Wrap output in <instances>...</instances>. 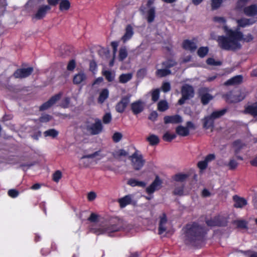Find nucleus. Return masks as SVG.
<instances>
[{
  "mask_svg": "<svg viewBox=\"0 0 257 257\" xmlns=\"http://www.w3.org/2000/svg\"><path fill=\"white\" fill-rule=\"evenodd\" d=\"M126 223L123 220L119 219L115 224H105L98 228L92 227L91 231L96 235L106 234L111 236L113 232L126 230Z\"/></svg>",
  "mask_w": 257,
  "mask_h": 257,
  "instance_id": "7ed1b4c3",
  "label": "nucleus"
},
{
  "mask_svg": "<svg viewBox=\"0 0 257 257\" xmlns=\"http://www.w3.org/2000/svg\"><path fill=\"white\" fill-rule=\"evenodd\" d=\"M131 95H127L121 97L120 100L115 105V110L119 113H123L130 101Z\"/></svg>",
  "mask_w": 257,
  "mask_h": 257,
  "instance_id": "6e6552de",
  "label": "nucleus"
},
{
  "mask_svg": "<svg viewBox=\"0 0 257 257\" xmlns=\"http://www.w3.org/2000/svg\"><path fill=\"white\" fill-rule=\"evenodd\" d=\"M223 0H211V9L212 10H216L219 9L222 3Z\"/></svg>",
  "mask_w": 257,
  "mask_h": 257,
  "instance_id": "a18cd8bd",
  "label": "nucleus"
},
{
  "mask_svg": "<svg viewBox=\"0 0 257 257\" xmlns=\"http://www.w3.org/2000/svg\"><path fill=\"white\" fill-rule=\"evenodd\" d=\"M143 165V162H132V166L136 170H140Z\"/></svg>",
  "mask_w": 257,
  "mask_h": 257,
  "instance_id": "052dcab7",
  "label": "nucleus"
},
{
  "mask_svg": "<svg viewBox=\"0 0 257 257\" xmlns=\"http://www.w3.org/2000/svg\"><path fill=\"white\" fill-rule=\"evenodd\" d=\"M206 63L208 65L212 66H219L221 65V62L219 61H215L213 58H209L206 60Z\"/></svg>",
  "mask_w": 257,
  "mask_h": 257,
  "instance_id": "3c124183",
  "label": "nucleus"
},
{
  "mask_svg": "<svg viewBox=\"0 0 257 257\" xmlns=\"http://www.w3.org/2000/svg\"><path fill=\"white\" fill-rule=\"evenodd\" d=\"M222 98L228 103H234L243 100L245 95L239 91L234 93L233 91H230L223 94Z\"/></svg>",
  "mask_w": 257,
  "mask_h": 257,
  "instance_id": "39448f33",
  "label": "nucleus"
},
{
  "mask_svg": "<svg viewBox=\"0 0 257 257\" xmlns=\"http://www.w3.org/2000/svg\"><path fill=\"white\" fill-rule=\"evenodd\" d=\"M169 108L168 104L166 100H161L158 104V109L160 111H165Z\"/></svg>",
  "mask_w": 257,
  "mask_h": 257,
  "instance_id": "79ce46f5",
  "label": "nucleus"
},
{
  "mask_svg": "<svg viewBox=\"0 0 257 257\" xmlns=\"http://www.w3.org/2000/svg\"><path fill=\"white\" fill-rule=\"evenodd\" d=\"M133 195L128 194L125 196L119 198L118 200L119 206L121 208H124L127 205L131 204L133 203Z\"/></svg>",
  "mask_w": 257,
  "mask_h": 257,
  "instance_id": "dca6fc26",
  "label": "nucleus"
},
{
  "mask_svg": "<svg viewBox=\"0 0 257 257\" xmlns=\"http://www.w3.org/2000/svg\"><path fill=\"white\" fill-rule=\"evenodd\" d=\"M133 77L132 73H124L121 74L118 78L119 82L121 83H126L130 81Z\"/></svg>",
  "mask_w": 257,
  "mask_h": 257,
  "instance_id": "7c9ffc66",
  "label": "nucleus"
},
{
  "mask_svg": "<svg viewBox=\"0 0 257 257\" xmlns=\"http://www.w3.org/2000/svg\"><path fill=\"white\" fill-rule=\"evenodd\" d=\"M87 76L83 71H80L75 74L73 78V82L74 84H80L86 81Z\"/></svg>",
  "mask_w": 257,
  "mask_h": 257,
  "instance_id": "aec40b11",
  "label": "nucleus"
},
{
  "mask_svg": "<svg viewBox=\"0 0 257 257\" xmlns=\"http://www.w3.org/2000/svg\"><path fill=\"white\" fill-rule=\"evenodd\" d=\"M203 127L205 129L212 128L214 126V121L210 115L205 116L203 119Z\"/></svg>",
  "mask_w": 257,
  "mask_h": 257,
  "instance_id": "b1692460",
  "label": "nucleus"
},
{
  "mask_svg": "<svg viewBox=\"0 0 257 257\" xmlns=\"http://www.w3.org/2000/svg\"><path fill=\"white\" fill-rule=\"evenodd\" d=\"M227 163L225 164L229 169H234L238 165L237 162H226Z\"/></svg>",
  "mask_w": 257,
  "mask_h": 257,
  "instance_id": "0e129e2a",
  "label": "nucleus"
},
{
  "mask_svg": "<svg viewBox=\"0 0 257 257\" xmlns=\"http://www.w3.org/2000/svg\"><path fill=\"white\" fill-rule=\"evenodd\" d=\"M177 64V63L175 60L170 59L163 62L162 65L165 67V68L169 69L170 68L176 66Z\"/></svg>",
  "mask_w": 257,
  "mask_h": 257,
  "instance_id": "e433bc0d",
  "label": "nucleus"
},
{
  "mask_svg": "<svg viewBox=\"0 0 257 257\" xmlns=\"http://www.w3.org/2000/svg\"><path fill=\"white\" fill-rule=\"evenodd\" d=\"M176 133L179 136L186 137L189 134V130L182 125H179L176 128Z\"/></svg>",
  "mask_w": 257,
  "mask_h": 257,
  "instance_id": "cd10ccee",
  "label": "nucleus"
},
{
  "mask_svg": "<svg viewBox=\"0 0 257 257\" xmlns=\"http://www.w3.org/2000/svg\"><path fill=\"white\" fill-rule=\"evenodd\" d=\"M127 184L132 187L140 186L144 187L146 185V183L143 181H139L133 179L129 180Z\"/></svg>",
  "mask_w": 257,
  "mask_h": 257,
  "instance_id": "ea45409f",
  "label": "nucleus"
},
{
  "mask_svg": "<svg viewBox=\"0 0 257 257\" xmlns=\"http://www.w3.org/2000/svg\"><path fill=\"white\" fill-rule=\"evenodd\" d=\"M174 194L177 195L182 196L184 194V186L176 187L174 191Z\"/></svg>",
  "mask_w": 257,
  "mask_h": 257,
  "instance_id": "13d9d810",
  "label": "nucleus"
},
{
  "mask_svg": "<svg viewBox=\"0 0 257 257\" xmlns=\"http://www.w3.org/2000/svg\"><path fill=\"white\" fill-rule=\"evenodd\" d=\"M147 140L149 142V144L151 146H155L159 144V137L155 135H151L149 136Z\"/></svg>",
  "mask_w": 257,
  "mask_h": 257,
  "instance_id": "c9c22d12",
  "label": "nucleus"
},
{
  "mask_svg": "<svg viewBox=\"0 0 257 257\" xmlns=\"http://www.w3.org/2000/svg\"><path fill=\"white\" fill-rule=\"evenodd\" d=\"M127 56V52L125 47L121 48L119 51V59L120 61L124 60Z\"/></svg>",
  "mask_w": 257,
  "mask_h": 257,
  "instance_id": "de8ad7c7",
  "label": "nucleus"
},
{
  "mask_svg": "<svg viewBox=\"0 0 257 257\" xmlns=\"http://www.w3.org/2000/svg\"><path fill=\"white\" fill-rule=\"evenodd\" d=\"M62 96V93L61 92L52 96L47 101L44 102L40 106L39 110L40 111H44L48 109L59 101Z\"/></svg>",
  "mask_w": 257,
  "mask_h": 257,
  "instance_id": "423d86ee",
  "label": "nucleus"
},
{
  "mask_svg": "<svg viewBox=\"0 0 257 257\" xmlns=\"http://www.w3.org/2000/svg\"><path fill=\"white\" fill-rule=\"evenodd\" d=\"M167 219L166 215L165 213H163L162 215L160 217L159 226V234H163L166 230V224L167 223Z\"/></svg>",
  "mask_w": 257,
  "mask_h": 257,
  "instance_id": "5701e85b",
  "label": "nucleus"
},
{
  "mask_svg": "<svg viewBox=\"0 0 257 257\" xmlns=\"http://www.w3.org/2000/svg\"><path fill=\"white\" fill-rule=\"evenodd\" d=\"M238 29L239 31V28H244L246 26H250L255 23V21L251 19L241 18L236 21Z\"/></svg>",
  "mask_w": 257,
  "mask_h": 257,
  "instance_id": "6ab92c4d",
  "label": "nucleus"
},
{
  "mask_svg": "<svg viewBox=\"0 0 257 257\" xmlns=\"http://www.w3.org/2000/svg\"><path fill=\"white\" fill-rule=\"evenodd\" d=\"M17 165L15 167L16 168H20L23 171H27L30 167L34 166V163H25L24 162H16V163L14 164Z\"/></svg>",
  "mask_w": 257,
  "mask_h": 257,
  "instance_id": "c756f323",
  "label": "nucleus"
},
{
  "mask_svg": "<svg viewBox=\"0 0 257 257\" xmlns=\"http://www.w3.org/2000/svg\"><path fill=\"white\" fill-rule=\"evenodd\" d=\"M171 74V71L168 69H160L156 71V74L158 77H163Z\"/></svg>",
  "mask_w": 257,
  "mask_h": 257,
  "instance_id": "4c0bfd02",
  "label": "nucleus"
},
{
  "mask_svg": "<svg viewBox=\"0 0 257 257\" xmlns=\"http://www.w3.org/2000/svg\"><path fill=\"white\" fill-rule=\"evenodd\" d=\"M70 103V98L69 97H65L61 103L60 104V106L63 108H68L69 106V104Z\"/></svg>",
  "mask_w": 257,
  "mask_h": 257,
  "instance_id": "09e8293b",
  "label": "nucleus"
},
{
  "mask_svg": "<svg viewBox=\"0 0 257 257\" xmlns=\"http://www.w3.org/2000/svg\"><path fill=\"white\" fill-rule=\"evenodd\" d=\"M160 96V90L159 89H155L152 93V100L154 102L157 101Z\"/></svg>",
  "mask_w": 257,
  "mask_h": 257,
  "instance_id": "864d4df0",
  "label": "nucleus"
},
{
  "mask_svg": "<svg viewBox=\"0 0 257 257\" xmlns=\"http://www.w3.org/2000/svg\"><path fill=\"white\" fill-rule=\"evenodd\" d=\"M113 156L115 158H118L122 156L126 157L128 156V152L124 149H119L113 153Z\"/></svg>",
  "mask_w": 257,
  "mask_h": 257,
  "instance_id": "a19ab883",
  "label": "nucleus"
},
{
  "mask_svg": "<svg viewBox=\"0 0 257 257\" xmlns=\"http://www.w3.org/2000/svg\"><path fill=\"white\" fill-rule=\"evenodd\" d=\"M102 74L108 82H112L114 79L115 74L109 70L103 71Z\"/></svg>",
  "mask_w": 257,
  "mask_h": 257,
  "instance_id": "58836bf2",
  "label": "nucleus"
},
{
  "mask_svg": "<svg viewBox=\"0 0 257 257\" xmlns=\"http://www.w3.org/2000/svg\"><path fill=\"white\" fill-rule=\"evenodd\" d=\"M162 89L164 92L169 91L171 89V85L170 83L168 82H164L162 86Z\"/></svg>",
  "mask_w": 257,
  "mask_h": 257,
  "instance_id": "e2e57ef3",
  "label": "nucleus"
},
{
  "mask_svg": "<svg viewBox=\"0 0 257 257\" xmlns=\"http://www.w3.org/2000/svg\"><path fill=\"white\" fill-rule=\"evenodd\" d=\"M34 69L32 67L26 68L17 69L13 73V76L15 78H24L29 77L33 73Z\"/></svg>",
  "mask_w": 257,
  "mask_h": 257,
  "instance_id": "0eeeda50",
  "label": "nucleus"
},
{
  "mask_svg": "<svg viewBox=\"0 0 257 257\" xmlns=\"http://www.w3.org/2000/svg\"><path fill=\"white\" fill-rule=\"evenodd\" d=\"M234 224L237 226V227L240 228H246V222L244 220H235L234 222Z\"/></svg>",
  "mask_w": 257,
  "mask_h": 257,
  "instance_id": "6e6d98bb",
  "label": "nucleus"
},
{
  "mask_svg": "<svg viewBox=\"0 0 257 257\" xmlns=\"http://www.w3.org/2000/svg\"><path fill=\"white\" fill-rule=\"evenodd\" d=\"M206 223L209 226H224L227 225V220L223 217L215 216L210 220H207Z\"/></svg>",
  "mask_w": 257,
  "mask_h": 257,
  "instance_id": "1a4fd4ad",
  "label": "nucleus"
},
{
  "mask_svg": "<svg viewBox=\"0 0 257 257\" xmlns=\"http://www.w3.org/2000/svg\"><path fill=\"white\" fill-rule=\"evenodd\" d=\"M112 120V116L110 112L106 113L102 117V121L104 124L109 123Z\"/></svg>",
  "mask_w": 257,
  "mask_h": 257,
  "instance_id": "603ef678",
  "label": "nucleus"
},
{
  "mask_svg": "<svg viewBox=\"0 0 257 257\" xmlns=\"http://www.w3.org/2000/svg\"><path fill=\"white\" fill-rule=\"evenodd\" d=\"M134 149L135 150V152L132 155L129 156L128 159L131 161H133L134 159H135L136 161H144L143 160V155L140 152L135 148H134Z\"/></svg>",
  "mask_w": 257,
  "mask_h": 257,
  "instance_id": "72a5a7b5",
  "label": "nucleus"
},
{
  "mask_svg": "<svg viewBox=\"0 0 257 257\" xmlns=\"http://www.w3.org/2000/svg\"><path fill=\"white\" fill-rule=\"evenodd\" d=\"M8 193V195L12 198H16L19 195V192L17 190H15V189H11V190H9Z\"/></svg>",
  "mask_w": 257,
  "mask_h": 257,
  "instance_id": "338daca9",
  "label": "nucleus"
},
{
  "mask_svg": "<svg viewBox=\"0 0 257 257\" xmlns=\"http://www.w3.org/2000/svg\"><path fill=\"white\" fill-rule=\"evenodd\" d=\"M97 69V64L94 61H91L89 63V70L93 72L95 71Z\"/></svg>",
  "mask_w": 257,
  "mask_h": 257,
  "instance_id": "774afa93",
  "label": "nucleus"
},
{
  "mask_svg": "<svg viewBox=\"0 0 257 257\" xmlns=\"http://www.w3.org/2000/svg\"><path fill=\"white\" fill-rule=\"evenodd\" d=\"M59 132L54 128H50L44 132V135L45 137H50L52 138H56Z\"/></svg>",
  "mask_w": 257,
  "mask_h": 257,
  "instance_id": "f704fd0d",
  "label": "nucleus"
},
{
  "mask_svg": "<svg viewBox=\"0 0 257 257\" xmlns=\"http://www.w3.org/2000/svg\"><path fill=\"white\" fill-rule=\"evenodd\" d=\"M122 135L120 133L115 132L113 134L112 139L114 143L119 142L122 139Z\"/></svg>",
  "mask_w": 257,
  "mask_h": 257,
  "instance_id": "5fc2aeb1",
  "label": "nucleus"
},
{
  "mask_svg": "<svg viewBox=\"0 0 257 257\" xmlns=\"http://www.w3.org/2000/svg\"><path fill=\"white\" fill-rule=\"evenodd\" d=\"M182 48L186 50H189L192 52L197 49V46L194 42L186 39L184 40L182 43Z\"/></svg>",
  "mask_w": 257,
  "mask_h": 257,
  "instance_id": "4be33fe9",
  "label": "nucleus"
},
{
  "mask_svg": "<svg viewBox=\"0 0 257 257\" xmlns=\"http://www.w3.org/2000/svg\"><path fill=\"white\" fill-rule=\"evenodd\" d=\"M243 12L246 16L249 17H254L257 15V5L252 4L245 7L243 9Z\"/></svg>",
  "mask_w": 257,
  "mask_h": 257,
  "instance_id": "f3484780",
  "label": "nucleus"
},
{
  "mask_svg": "<svg viewBox=\"0 0 257 257\" xmlns=\"http://www.w3.org/2000/svg\"><path fill=\"white\" fill-rule=\"evenodd\" d=\"M226 111L227 109L226 108H223L219 110L214 111L211 113L210 116L214 120V119L220 118L223 116L226 112Z\"/></svg>",
  "mask_w": 257,
  "mask_h": 257,
  "instance_id": "473e14b6",
  "label": "nucleus"
},
{
  "mask_svg": "<svg viewBox=\"0 0 257 257\" xmlns=\"http://www.w3.org/2000/svg\"><path fill=\"white\" fill-rule=\"evenodd\" d=\"M51 9V8L49 5H42L38 8L34 18L37 20L43 19Z\"/></svg>",
  "mask_w": 257,
  "mask_h": 257,
  "instance_id": "9d476101",
  "label": "nucleus"
},
{
  "mask_svg": "<svg viewBox=\"0 0 257 257\" xmlns=\"http://www.w3.org/2000/svg\"><path fill=\"white\" fill-rule=\"evenodd\" d=\"M134 33L133 27L131 25H127L125 29V33L121 38V40L125 43L131 39Z\"/></svg>",
  "mask_w": 257,
  "mask_h": 257,
  "instance_id": "412c9836",
  "label": "nucleus"
},
{
  "mask_svg": "<svg viewBox=\"0 0 257 257\" xmlns=\"http://www.w3.org/2000/svg\"><path fill=\"white\" fill-rule=\"evenodd\" d=\"M182 121L183 119L182 117L178 114L166 115L164 117V121L165 124H177L182 122Z\"/></svg>",
  "mask_w": 257,
  "mask_h": 257,
  "instance_id": "4468645a",
  "label": "nucleus"
},
{
  "mask_svg": "<svg viewBox=\"0 0 257 257\" xmlns=\"http://www.w3.org/2000/svg\"><path fill=\"white\" fill-rule=\"evenodd\" d=\"M246 3L244 2L243 0H238L236 4V9L238 10H241L244 7Z\"/></svg>",
  "mask_w": 257,
  "mask_h": 257,
  "instance_id": "69168bd1",
  "label": "nucleus"
},
{
  "mask_svg": "<svg viewBox=\"0 0 257 257\" xmlns=\"http://www.w3.org/2000/svg\"><path fill=\"white\" fill-rule=\"evenodd\" d=\"M185 243L194 245L201 240L205 233L204 228L196 223L187 224L185 228Z\"/></svg>",
  "mask_w": 257,
  "mask_h": 257,
  "instance_id": "f03ea898",
  "label": "nucleus"
},
{
  "mask_svg": "<svg viewBox=\"0 0 257 257\" xmlns=\"http://www.w3.org/2000/svg\"><path fill=\"white\" fill-rule=\"evenodd\" d=\"M71 6V4L68 0H61L59 3V10L60 11H68Z\"/></svg>",
  "mask_w": 257,
  "mask_h": 257,
  "instance_id": "2f4dec72",
  "label": "nucleus"
},
{
  "mask_svg": "<svg viewBox=\"0 0 257 257\" xmlns=\"http://www.w3.org/2000/svg\"><path fill=\"white\" fill-rule=\"evenodd\" d=\"M52 118V116L48 114H44L39 117V121L41 122H47L51 120Z\"/></svg>",
  "mask_w": 257,
  "mask_h": 257,
  "instance_id": "8fccbe9b",
  "label": "nucleus"
},
{
  "mask_svg": "<svg viewBox=\"0 0 257 257\" xmlns=\"http://www.w3.org/2000/svg\"><path fill=\"white\" fill-rule=\"evenodd\" d=\"M61 177L62 173L59 170L56 171L53 175V180L55 182H58Z\"/></svg>",
  "mask_w": 257,
  "mask_h": 257,
  "instance_id": "4d7b16f0",
  "label": "nucleus"
},
{
  "mask_svg": "<svg viewBox=\"0 0 257 257\" xmlns=\"http://www.w3.org/2000/svg\"><path fill=\"white\" fill-rule=\"evenodd\" d=\"M207 89L203 88L199 90V96H200L201 102L203 105L207 104L209 102L213 99V96L207 92Z\"/></svg>",
  "mask_w": 257,
  "mask_h": 257,
  "instance_id": "ddd939ff",
  "label": "nucleus"
},
{
  "mask_svg": "<svg viewBox=\"0 0 257 257\" xmlns=\"http://www.w3.org/2000/svg\"><path fill=\"white\" fill-rule=\"evenodd\" d=\"M131 110L135 115L142 112L144 108V104L141 100H137L133 102L131 105Z\"/></svg>",
  "mask_w": 257,
  "mask_h": 257,
  "instance_id": "2eb2a0df",
  "label": "nucleus"
},
{
  "mask_svg": "<svg viewBox=\"0 0 257 257\" xmlns=\"http://www.w3.org/2000/svg\"><path fill=\"white\" fill-rule=\"evenodd\" d=\"M182 97L178 101V104L183 105L185 103L186 100H188L193 97L194 95V90L193 87L189 84H185L181 87Z\"/></svg>",
  "mask_w": 257,
  "mask_h": 257,
  "instance_id": "20e7f679",
  "label": "nucleus"
},
{
  "mask_svg": "<svg viewBox=\"0 0 257 257\" xmlns=\"http://www.w3.org/2000/svg\"><path fill=\"white\" fill-rule=\"evenodd\" d=\"M243 81V76L241 75H236L227 80L224 84L226 85H235L241 84Z\"/></svg>",
  "mask_w": 257,
  "mask_h": 257,
  "instance_id": "a211bd4d",
  "label": "nucleus"
},
{
  "mask_svg": "<svg viewBox=\"0 0 257 257\" xmlns=\"http://www.w3.org/2000/svg\"><path fill=\"white\" fill-rule=\"evenodd\" d=\"M233 199L235 202L234 206L236 208H242L247 204V201L244 198L235 196Z\"/></svg>",
  "mask_w": 257,
  "mask_h": 257,
  "instance_id": "bb28decb",
  "label": "nucleus"
},
{
  "mask_svg": "<svg viewBox=\"0 0 257 257\" xmlns=\"http://www.w3.org/2000/svg\"><path fill=\"white\" fill-rule=\"evenodd\" d=\"M103 127L101 120L98 118H96L95 122L90 126L89 131L91 135H96L102 132Z\"/></svg>",
  "mask_w": 257,
  "mask_h": 257,
  "instance_id": "f8f14e48",
  "label": "nucleus"
},
{
  "mask_svg": "<svg viewBox=\"0 0 257 257\" xmlns=\"http://www.w3.org/2000/svg\"><path fill=\"white\" fill-rule=\"evenodd\" d=\"M76 67L75 61L73 59L70 60L67 66V69L69 71H73Z\"/></svg>",
  "mask_w": 257,
  "mask_h": 257,
  "instance_id": "680f3d73",
  "label": "nucleus"
},
{
  "mask_svg": "<svg viewBox=\"0 0 257 257\" xmlns=\"http://www.w3.org/2000/svg\"><path fill=\"white\" fill-rule=\"evenodd\" d=\"M223 29L226 35L218 37L217 41L218 46L226 51H235L240 49L241 45L240 41L242 36V32L238 29L235 30L229 29L227 26H223Z\"/></svg>",
  "mask_w": 257,
  "mask_h": 257,
  "instance_id": "f257e3e1",
  "label": "nucleus"
},
{
  "mask_svg": "<svg viewBox=\"0 0 257 257\" xmlns=\"http://www.w3.org/2000/svg\"><path fill=\"white\" fill-rule=\"evenodd\" d=\"M242 38L240 39L241 41H243L245 42H250L252 41L253 39V37L251 34H248L247 35L244 36L243 33H242Z\"/></svg>",
  "mask_w": 257,
  "mask_h": 257,
  "instance_id": "bf43d9fd",
  "label": "nucleus"
},
{
  "mask_svg": "<svg viewBox=\"0 0 257 257\" xmlns=\"http://www.w3.org/2000/svg\"><path fill=\"white\" fill-rule=\"evenodd\" d=\"M156 17V9L154 7H151L147 12V20L149 23L154 22Z\"/></svg>",
  "mask_w": 257,
  "mask_h": 257,
  "instance_id": "a878e982",
  "label": "nucleus"
},
{
  "mask_svg": "<svg viewBox=\"0 0 257 257\" xmlns=\"http://www.w3.org/2000/svg\"><path fill=\"white\" fill-rule=\"evenodd\" d=\"M176 135L175 134H170L169 132L165 133L163 136V139L164 141L168 142H171L173 140L176 138Z\"/></svg>",
  "mask_w": 257,
  "mask_h": 257,
  "instance_id": "c03bdc74",
  "label": "nucleus"
},
{
  "mask_svg": "<svg viewBox=\"0 0 257 257\" xmlns=\"http://www.w3.org/2000/svg\"><path fill=\"white\" fill-rule=\"evenodd\" d=\"M209 49L207 47H201L197 51V54L200 58L204 57L208 53Z\"/></svg>",
  "mask_w": 257,
  "mask_h": 257,
  "instance_id": "37998d69",
  "label": "nucleus"
},
{
  "mask_svg": "<svg viewBox=\"0 0 257 257\" xmlns=\"http://www.w3.org/2000/svg\"><path fill=\"white\" fill-rule=\"evenodd\" d=\"M244 112L246 114H249L255 117L257 116V104L254 103L252 105H249L245 107Z\"/></svg>",
  "mask_w": 257,
  "mask_h": 257,
  "instance_id": "393cba45",
  "label": "nucleus"
},
{
  "mask_svg": "<svg viewBox=\"0 0 257 257\" xmlns=\"http://www.w3.org/2000/svg\"><path fill=\"white\" fill-rule=\"evenodd\" d=\"M109 91L107 88L103 89L100 92L98 98L99 103H102L108 97Z\"/></svg>",
  "mask_w": 257,
  "mask_h": 257,
  "instance_id": "c85d7f7f",
  "label": "nucleus"
},
{
  "mask_svg": "<svg viewBox=\"0 0 257 257\" xmlns=\"http://www.w3.org/2000/svg\"><path fill=\"white\" fill-rule=\"evenodd\" d=\"M162 184V180L158 176H157L152 183L146 188V192L149 194L153 193L155 191L161 188Z\"/></svg>",
  "mask_w": 257,
  "mask_h": 257,
  "instance_id": "9b49d317",
  "label": "nucleus"
},
{
  "mask_svg": "<svg viewBox=\"0 0 257 257\" xmlns=\"http://www.w3.org/2000/svg\"><path fill=\"white\" fill-rule=\"evenodd\" d=\"M188 176L187 174L179 173L174 175L173 178L176 181L183 182L188 177Z\"/></svg>",
  "mask_w": 257,
  "mask_h": 257,
  "instance_id": "49530a36",
  "label": "nucleus"
}]
</instances>
